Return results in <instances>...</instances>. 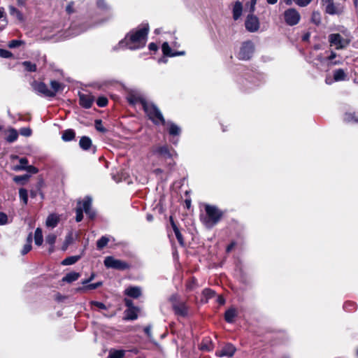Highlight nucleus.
<instances>
[{
    "mask_svg": "<svg viewBox=\"0 0 358 358\" xmlns=\"http://www.w3.org/2000/svg\"><path fill=\"white\" fill-rule=\"evenodd\" d=\"M143 109L150 119L152 122L155 124H165V120L163 117L160 110L153 103L147 101L144 103Z\"/></svg>",
    "mask_w": 358,
    "mask_h": 358,
    "instance_id": "3",
    "label": "nucleus"
},
{
    "mask_svg": "<svg viewBox=\"0 0 358 358\" xmlns=\"http://www.w3.org/2000/svg\"><path fill=\"white\" fill-rule=\"evenodd\" d=\"M328 40L330 45L335 46L336 50L346 48L351 42L348 34H345V38H343L340 34H331L328 36Z\"/></svg>",
    "mask_w": 358,
    "mask_h": 358,
    "instance_id": "5",
    "label": "nucleus"
},
{
    "mask_svg": "<svg viewBox=\"0 0 358 358\" xmlns=\"http://www.w3.org/2000/svg\"><path fill=\"white\" fill-rule=\"evenodd\" d=\"M12 54L6 50L0 49V57L3 58H9L11 57Z\"/></svg>",
    "mask_w": 358,
    "mask_h": 358,
    "instance_id": "56",
    "label": "nucleus"
},
{
    "mask_svg": "<svg viewBox=\"0 0 358 358\" xmlns=\"http://www.w3.org/2000/svg\"><path fill=\"white\" fill-rule=\"evenodd\" d=\"M90 304L92 306H96L100 310H106V306L104 303L96 301H90Z\"/></svg>",
    "mask_w": 358,
    "mask_h": 358,
    "instance_id": "51",
    "label": "nucleus"
},
{
    "mask_svg": "<svg viewBox=\"0 0 358 358\" xmlns=\"http://www.w3.org/2000/svg\"><path fill=\"white\" fill-rule=\"evenodd\" d=\"M167 126L169 134L171 136H179L181 133V129L179 126L172 122H165V124Z\"/></svg>",
    "mask_w": 358,
    "mask_h": 358,
    "instance_id": "20",
    "label": "nucleus"
},
{
    "mask_svg": "<svg viewBox=\"0 0 358 358\" xmlns=\"http://www.w3.org/2000/svg\"><path fill=\"white\" fill-rule=\"evenodd\" d=\"M101 285H102V282L100 281V282H97L96 283L86 285L85 286H84L83 287H79L77 289V291L78 292H86L87 290L95 289L101 287Z\"/></svg>",
    "mask_w": 358,
    "mask_h": 358,
    "instance_id": "31",
    "label": "nucleus"
},
{
    "mask_svg": "<svg viewBox=\"0 0 358 358\" xmlns=\"http://www.w3.org/2000/svg\"><path fill=\"white\" fill-rule=\"evenodd\" d=\"M20 134L23 136H30L31 135V130L29 127H23L20 129Z\"/></svg>",
    "mask_w": 358,
    "mask_h": 358,
    "instance_id": "52",
    "label": "nucleus"
},
{
    "mask_svg": "<svg viewBox=\"0 0 358 358\" xmlns=\"http://www.w3.org/2000/svg\"><path fill=\"white\" fill-rule=\"evenodd\" d=\"M31 245H30L29 243H26L24 245L22 250L21 251L22 255H26L27 253H28L31 250Z\"/></svg>",
    "mask_w": 358,
    "mask_h": 358,
    "instance_id": "55",
    "label": "nucleus"
},
{
    "mask_svg": "<svg viewBox=\"0 0 358 358\" xmlns=\"http://www.w3.org/2000/svg\"><path fill=\"white\" fill-rule=\"evenodd\" d=\"M80 257V255L68 257L62 262V264L64 266L72 265L76 263Z\"/></svg>",
    "mask_w": 358,
    "mask_h": 358,
    "instance_id": "33",
    "label": "nucleus"
},
{
    "mask_svg": "<svg viewBox=\"0 0 358 358\" xmlns=\"http://www.w3.org/2000/svg\"><path fill=\"white\" fill-rule=\"evenodd\" d=\"M205 215H201V221L207 228H212L220 220L222 212L215 206L206 204Z\"/></svg>",
    "mask_w": 358,
    "mask_h": 358,
    "instance_id": "2",
    "label": "nucleus"
},
{
    "mask_svg": "<svg viewBox=\"0 0 358 358\" xmlns=\"http://www.w3.org/2000/svg\"><path fill=\"white\" fill-rule=\"evenodd\" d=\"M148 34V25L128 34L125 38L120 41V48H127L130 50H136L145 46Z\"/></svg>",
    "mask_w": 358,
    "mask_h": 358,
    "instance_id": "1",
    "label": "nucleus"
},
{
    "mask_svg": "<svg viewBox=\"0 0 358 358\" xmlns=\"http://www.w3.org/2000/svg\"><path fill=\"white\" fill-rule=\"evenodd\" d=\"M59 217L55 214L50 215L46 220V226L48 227L54 228L59 222Z\"/></svg>",
    "mask_w": 358,
    "mask_h": 358,
    "instance_id": "25",
    "label": "nucleus"
},
{
    "mask_svg": "<svg viewBox=\"0 0 358 358\" xmlns=\"http://www.w3.org/2000/svg\"><path fill=\"white\" fill-rule=\"evenodd\" d=\"M28 164V161L26 158L22 157L20 159V164L17 166H15V171H20V170H27Z\"/></svg>",
    "mask_w": 358,
    "mask_h": 358,
    "instance_id": "41",
    "label": "nucleus"
},
{
    "mask_svg": "<svg viewBox=\"0 0 358 358\" xmlns=\"http://www.w3.org/2000/svg\"><path fill=\"white\" fill-rule=\"evenodd\" d=\"M125 351L123 350L111 349L109 351V358H122L124 356Z\"/></svg>",
    "mask_w": 358,
    "mask_h": 358,
    "instance_id": "34",
    "label": "nucleus"
},
{
    "mask_svg": "<svg viewBox=\"0 0 358 358\" xmlns=\"http://www.w3.org/2000/svg\"><path fill=\"white\" fill-rule=\"evenodd\" d=\"M171 226L174 231L175 235L176 236V238L178 239V241L180 245H183L184 243H183L182 236L181 233L180 232L178 228L177 227V226L176 225V224L174 223V222L172 220L171 218Z\"/></svg>",
    "mask_w": 358,
    "mask_h": 358,
    "instance_id": "37",
    "label": "nucleus"
},
{
    "mask_svg": "<svg viewBox=\"0 0 358 358\" xmlns=\"http://www.w3.org/2000/svg\"><path fill=\"white\" fill-rule=\"evenodd\" d=\"M125 294L132 298H138L141 294V289L138 287H129L125 289Z\"/></svg>",
    "mask_w": 358,
    "mask_h": 358,
    "instance_id": "21",
    "label": "nucleus"
},
{
    "mask_svg": "<svg viewBox=\"0 0 358 358\" xmlns=\"http://www.w3.org/2000/svg\"><path fill=\"white\" fill-rule=\"evenodd\" d=\"M311 20L316 25H319L321 22V17L320 13L314 11L312 14Z\"/></svg>",
    "mask_w": 358,
    "mask_h": 358,
    "instance_id": "46",
    "label": "nucleus"
},
{
    "mask_svg": "<svg viewBox=\"0 0 358 358\" xmlns=\"http://www.w3.org/2000/svg\"><path fill=\"white\" fill-rule=\"evenodd\" d=\"M334 81L341 82L349 79L348 71L347 69H336L333 71Z\"/></svg>",
    "mask_w": 358,
    "mask_h": 358,
    "instance_id": "16",
    "label": "nucleus"
},
{
    "mask_svg": "<svg viewBox=\"0 0 358 358\" xmlns=\"http://www.w3.org/2000/svg\"><path fill=\"white\" fill-rule=\"evenodd\" d=\"M137 309L136 308H130L125 310V320H134L137 319Z\"/></svg>",
    "mask_w": 358,
    "mask_h": 358,
    "instance_id": "27",
    "label": "nucleus"
},
{
    "mask_svg": "<svg viewBox=\"0 0 358 358\" xmlns=\"http://www.w3.org/2000/svg\"><path fill=\"white\" fill-rule=\"evenodd\" d=\"M336 57H337L336 53L334 51H331L330 55L326 58L327 61L328 62L329 66L338 65V64H342L341 60H335Z\"/></svg>",
    "mask_w": 358,
    "mask_h": 358,
    "instance_id": "30",
    "label": "nucleus"
},
{
    "mask_svg": "<svg viewBox=\"0 0 358 358\" xmlns=\"http://www.w3.org/2000/svg\"><path fill=\"white\" fill-rule=\"evenodd\" d=\"M104 265L106 268H110L117 270H125L129 268V264L122 260L115 259L113 257H106L104 259Z\"/></svg>",
    "mask_w": 358,
    "mask_h": 358,
    "instance_id": "9",
    "label": "nucleus"
},
{
    "mask_svg": "<svg viewBox=\"0 0 358 358\" xmlns=\"http://www.w3.org/2000/svg\"><path fill=\"white\" fill-rule=\"evenodd\" d=\"M26 171L31 172L32 173H36L38 172V169L33 166H28Z\"/></svg>",
    "mask_w": 358,
    "mask_h": 358,
    "instance_id": "62",
    "label": "nucleus"
},
{
    "mask_svg": "<svg viewBox=\"0 0 358 358\" xmlns=\"http://www.w3.org/2000/svg\"><path fill=\"white\" fill-rule=\"evenodd\" d=\"M215 294V292L210 289H205L203 291V295L206 298V300L213 297Z\"/></svg>",
    "mask_w": 358,
    "mask_h": 358,
    "instance_id": "47",
    "label": "nucleus"
},
{
    "mask_svg": "<svg viewBox=\"0 0 358 358\" xmlns=\"http://www.w3.org/2000/svg\"><path fill=\"white\" fill-rule=\"evenodd\" d=\"M127 99L130 104L134 106L139 104L142 108L144 106V103L148 101L141 93L137 92H130L128 94Z\"/></svg>",
    "mask_w": 358,
    "mask_h": 358,
    "instance_id": "12",
    "label": "nucleus"
},
{
    "mask_svg": "<svg viewBox=\"0 0 358 358\" xmlns=\"http://www.w3.org/2000/svg\"><path fill=\"white\" fill-rule=\"evenodd\" d=\"M29 178V176L24 175V176H15L13 180L16 182H20L23 180H27Z\"/></svg>",
    "mask_w": 358,
    "mask_h": 358,
    "instance_id": "58",
    "label": "nucleus"
},
{
    "mask_svg": "<svg viewBox=\"0 0 358 358\" xmlns=\"http://www.w3.org/2000/svg\"><path fill=\"white\" fill-rule=\"evenodd\" d=\"M8 135L6 138V141L8 143L15 142L18 138V132L16 129L10 128L8 130Z\"/></svg>",
    "mask_w": 358,
    "mask_h": 358,
    "instance_id": "26",
    "label": "nucleus"
},
{
    "mask_svg": "<svg viewBox=\"0 0 358 358\" xmlns=\"http://www.w3.org/2000/svg\"><path fill=\"white\" fill-rule=\"evenodd\" d=\"M75 135L73 130L66 129L63 132L62 138L64 141H70L74 138Z\"/></svg>",
    "mask_w": 358,
    "mask_h": 358,
    "instance_id": "35",
    "label": "nucleus"
},
{
    "mask_svg": "<svg viewBox=\"0 0 358 358\" xmlns=\"http://www.w3.org/2000/svg\"><path fill=\"white\" fill-rule=\"evenodd\" d=\"M9 11L10 14L11 15L15 16L18 20L22 21L23 20V15L22 13L17 10L15 7L10 6H9Z\"/></svg>",
    "mask_w": 358,
    "mask_h": 358,
    "instance_id": "38",
    "label": "nucleus"
},
{
    "mask_svg": "<svg viewBox=\"0 0 358 358\" xmlns=\"http://www.w3.org/2000/svg\"><path fill=\"white\" fill-rule=\"evenodd\" d=\"M22 65L24 67V69L29 72H35L36 71V66L35 64L25 61L22 63Z\"/></svg>",
    "mask_w": 358,
    "mask_h": 358,
    "instance_id": "39",
    "label": "nucleus"
},
{
    "mask_svg": "<svg viewBox=\"0 0 358 358\" xmlns=\"http://www.w3.org/2000/svg\"><path fill=\"white\" fill-rule=\"evenodd\" d=\"M32 87L34 91L37 93L40 94L46 97H52V93L50 92V89H48V86L42 82H34L32 84Z\"/></svg>",
    "mask_w": 358,
    "mask_h": 358,
    "instance_id": "13",
    "label": "nucleus"
},
{
    "mask_svg": "<svg viewBox=\"0 0 358 358\" xmlns=\"http://www.w3.org/2000/svg\"><path fill=\"white\" fill-rule=\"evenodd\" d=\"M43 234L42 230L40 228H37L34 233V241L37 245H41L43 243Z\"/></svg>",
    "mask_w": 358,
    "mask_h": 358,
    "instance_id": "36",
    "label": "nucleus"
},
{
    "mask_svg": "<svg viewBox=\"0 0 358 358\" xmlns=\"http://www.w3.org/2000/svg\"><path fill=\"white\" fill-rule=\"evenodd\" d=\"M22 43H23L22 41H20V40H13L11 41H10V43L8 44V47L10 48H15L19 47Z\"/></svg>",
    "mask_w": 358,
    "mask_h": 358,
    "instance_id": "53",
    "label": "nucleus"
},
{
    "mask_svg": "<svg viewBox=\"0 0 358 358\" xmlns=\"http://www.w3.org/2000/svg\"><path fill=\"white\" fill-rule=\"evenodd\" d=\"M343 120L347 123H357L358 122V117L354 113L347 112L344 115Z\"/></svg>",
    "mask_w": 358,
    "mask_h": 358,
    "instance_id": "32",
    "label": "nucleus"
},
{
    "mask_svg": "<svg viewBox=\"0 0 358 358\" xmlns=\"http://www.w3.org/2000/svg\"><path fill=\"white\" fill-rule=\"evenodd\" d=\"M7 222H8V216L3 213H0V225L5 224Z\"/></svg>",
    "mask_w": 358,
    "mask_h": 358,
    "instance_id": "54",
    "label": "nucleus"
},
{
    "mask_svg": "<svg viewBox=\"0 0 358 358\" xmlns=\"http://www.w3.org/2000/svg\"><path fill=\"white\" fill-rule=\"evenodd\" d=\"M94 102V98L90 94H80L79 103L80 105L85 108H91Z\"/></svg>",
    "mask_w": 358,
    "mask_h": 358,
    "instance_id": "18",
    "label": "nucleus"
},
{
    "mask_svg": "<svg viewBox=\"0 0 358 358\" xmlns=\"http://www.w3.org/2000/svg\"><path fill=\"white\" fill-rule=\"evenodd\" d=\"M50 86L51 89H50V91L53 94L52 97L55 96L57 92L62 91L64 87V85L63 84L56 80H52L50 82Z\"/></svg>",
    "mask_w": 358,
    "mask_h": 358,
    "instance_id": "23",
    "label": "nucleus"
},
{
    "mask_svg": "<svg viewBox=\"0 0 358 358\" xmlns=\"http://www.w3.org/2000/svg\"><path fill=\"white\" fill-rule=\"evenodd\" d=\"M80 276V275L79 273H77V272H70V273H67L62 278V281L70 283V282H74V281L77 280L79 278Z\"/></svg>",
    "mask_w": 358,
    "mask_h": 358,
    "instance_id": "28",
    "label": "nucleus"
},
{
    "mask_svg": "<svg viewBox=\"0 0 358 358\" xmlns=\"http://www.w3.org/2000/svg\"><path fill=\"white\" fill-rule=\"evenodd\" d=\"M79 145L83 150H87L92 145V141L87 136H83L80 139Z\"/></svg>",
    "mask_w": 358,
    "mask_h": 358,
    "instance_id": "29",
    "label": "nucleus"
},
{
    "mask_svg": "<svg viewBox=\"0 0 358 358\" xmlns=\"http://www.w3.org/2000/svg\"><path fill=\"white\" fill-rule=\"evenodd\" d=\"M236 350V348L232 344L227 343L222 350L216 352V355L218 357H231L234 355Z\"/></svg>",
    "mask_w": 358,
    "mask_h": 358,
    "instance_id": "15",
    "label": "nucleus"
},
{
    "mask_svg": "<svg viewBox=\"0 0 358 358\" xmlns=\"http://www.w3.org/2000/svg\"><path fill=\"white\" fill-rule=\"evenodd\" d=\"M124 302H125V305H126L129 308H134V306H132L133 302H132V301H131L130 299H125Z\"/></svg>",
    "mask_w": 358,
    "mask_h": 358,
    "instance_id": "64",
    "label": "nucleus"
},
{
    "mask_svg": "<svg viewBox=\"0 0 358 358\" xmlns=\"http://www.w3.org/2000/svg\"><path fill=\"white\" fill-rule=\"evenodd\" d=\"M243 11V4L241 2L237 1L235 2L233 7V18L235 20L239 19V17L242 15Z\"/></svg>",
    "mask_w": 358,
    "mask_h": 358,
    "instance_id": "22",
    "label": "nucleus"
},
{
    "mask_svg": "<svg viewBox=\"0 0 358 358\" xmlns=\"http://www.w3.org/2000/svg\"><path fill=\"white\" fill-rule=\"evenodd\" d=\"M8 24V20L6 18H4L1 20V22L0 23V31H1L2 30H3L7 26Z\"/></svg>",
    "mask_w": 358,
    "mask_h": 358,
    "instance_id": "59",
    "label": "nucleus"
},
{
    "mask_svg": "<svg viewBox=\"0 0 358 358\" xmlns=\"http://www.w3.org/2000/svg\"><path fill=\"white\" fill-rule=\"evenodd\" d=\"M98 24L97 22H94L93 24L86 26H81L77 22H73L71 24L70 29H69V35L70 36H76L80 34V33L86 31L87 28L91 27L95 24Z\"/></svg>",
    "mask_w": 358,
    "mask_h": 358,
    "instance_id": "14",
    "label": "nucleus"
},
{
    "mask_svg": "<svg viewBox=\"0 0 358 358\" xmlns=\"http://www.w3.org/2000/svg\"><path fill=\"white\" fill-rule=\"evenodd\" d=\"M343 8L339 3L335 4L334 2L327 5L325 8V12L329 15H340L343 13Z\"/></svg>",
    "mask_w": 358,
    "mask_h": 358,
    "instance_id": "19",
    "label": "nucleus"
},
{
    "mask_svg": "<svg viewBox=\"0 0 358 358\" xmlns=\"http://www.w3.org/2000/svg\"><path fill=\"white\" fill-rule=\"evenodd\" d=\"M285 22L289 26L297 24L301 20L300 13L295 8H288L283 13Z\"/></svg>",
    "mask_w": 358,
    "mask_h": 358,
    "instance_id": "8",
    "label": "nucleus"
},
{
    "mask_svg": "<svg viewBox=\"0 0 358 358\" xmlns=\"http://www.w3.org/2000/svg\"><path fill=\"white\" fill-rule=\"evenodd\" d=\"M95 127L97 131L105 133L106 131V129L105 127L102 125L101 120H96L95 121Z\"/></svg>",
    "mask_w": 358,
    "mask_h": 358,
    "instance_id": "49",
    "label": "nucleus"
},
{
    "mask_svg": "<svg viewBox=\"0 0 358 358\" xmlns=\"http://www.w3.org/2000/svg\"><path fill=\"white\" fill-rule=\"evenodd\" d=\"M94 277H95V274L94 273H92L90 277L88 278V279L83 280L82 284L83 285H87L90 282H91L94 278Z\"/></svg>",
    "mask_w": 358,
    "mask_h": 358,
    "instance_id": "61",
    "label": "nucleus"
},
{
    "mask_svg": "<svg viewBox=\"0 0 358 358\" xmlns=\"http://www.w3.org/2000/svg\"><path fill=\"white\" fill-rule=\"evenodd\" d=\"M107 103H108V99L104 96L99 97L96 101V104L99 107H104L107 105Z\"/></svg>",
    "mask_w": 358,
    "mask_h": 358,
    "instance_id": "50",
    "label": "nucleus"
},
{
    "mask_svg": "<svg viewBox=\"0 0 358 358\" xmlns=\"http://www.w3.org/2000/svg\"><path fill=\"white\" fill-rule=\"evenodd\" d=\"M254 51V43L250 41H247L241 43L236 57L240 60H249L252 57Z\"/></svg>",
    "mask_w": 358,
    "mask_h": 358,
    "instance_id": "6",
    "label": "nucleus"
},
{
    "mask_svg": "<svg viewBox=\"0 0 358 358\" xmlns=\"http://www.w3.org/2000/svg\"><path fill=\"white\" fill-rule=\"evenodd\" d=\"M173 309L175 313L180 317H186L188 315V307L183 301H180L178 295L173 294L170 297Z\"/></svg>",
    "mask_w": 358,
    "mask_h": 358,
    "instance_id": "7",
    "label": "nucleus"
},
{
    "mask_svg": "<svg viewBox=\"0 0 358 358\" xmlns=\"http://www.w3.org/2000/svg\"><path fill=\"white\" fill-rule=\"evenodd\" d=\"M150 50L156 51L157 50V45L155 43H150L148 45Z\"/></svg>",
    "mask_w": 358,
    "mask_h": 358,
    "instance_id": "63",
    "label": "nucleus"
},
{
    "mask_svg": "<svg viewBox=\"0 0 358 358\" xmlns=\"http://www.w3.org/2000/svg\"><path fill=\"white\" fill-rule=\"evenodd\" d=\"M152 152L158 157H162L165 159L172 158L173 154L176 155L174 152H171L167 145L155 146L152 148Z\"/></svg>",
    "mask_w": 358,
    "mask_h": 358,
    "instance_id": "10",
    "label": "nucleus"
},
{
    "mask_svg": "<svg viewBox=\"0 0 358 358\" xmlns=\"http://www.w3.org/2000/svg\"><path fill=\"white\" fill-rule=\"evenodd\" d=\"M237 316V310L234 308L228 309L224 314V319L229 323H232Z\"/></svg>",
    "mask_w": 358,
    "mask_h": 358,
    "instance_id": "24",
    "label": "nucleus"
},
{
    "mask_svg": "<svg viewBox=\"0 0 358 358\" xmlns=\"http://www.w3.org/2000/svg\"><path fill=\"white\" fill-rule=\"evenodd\" d=\"M313 0H293V1L300 7L307 6Z\"/></svg>",
    "mask_w": 358,
    "mask_h": 358,
    "instance_id": "48",
    "label": "nucleus"
},
{
    "mask_svg": "<svg viewBox=\"0 0 358 358\" xmlns=\"http://www.w3.org/2000/svg\"><path fill=\"white\" fill-rule=\"evenodd\" d=\"M162 50L163 54L168 57L182 56L185 55V51H173L167 42L163 43Z\"/></svg>",
    "mask_w": 358,
    "mask_h": 358,
    "instance_id": "17",
    "label": "nucleus"
},
{
    "mask_svg": "<svg viewBox=\"0 0 358 358\" xmlns=\"http://www.w3.org/2000/svg\"><path fill=\"white\" fill-rule=\"evenodd\" d=\"M109 239L106 236H102L97 241L96 246L99 250L103 248L108 243Z\"/></svg>",
    "mask_w": 358,
    "mask_h": 358,
    "instance_id": "42",
    "label": "nucleus"
},
{
    "mask_svg": "<svg viewBox=\"0 0 358 358\" xmlns=\"http://www.w3.org/2000/svg\"><path fill=\"white\" fill-rule=\"evenodd\" d=\"M91 205L92 199L90 196L85 197L82 202L79 201L78 203L76 216V222H79L83 220V211H85L86 215L90 218H93L95 216V213L91 209Z\"/></svg>",
    "mask_w": 358,
    "mask_h": 358,
    "instance_id": "4",
    "label": "nucleus"
},
{
    "mask_svg": "<svg viewBox=\"0 0 358 358\" xmlns=\"http://www.w3.org/2000/svg\"><path fill=\"white\" fill-rule=\"evenodd\" d=\"M46 243L50 245L51 248L50 249V252H52L53 251V246L56 241V236L54 234H48L46 236Z\"/></svg>",
    "mask_w": 358,
    "mask_h": 358,
    "instance_id": "40",
    "label": "nucleus"
},
{
    "mask_svg": "<svg viewBox=\"0 0 358 358\" xmlns=\"http://www.w3.org/2000/svg\"><path fill=\"white\" fill-rule=\"evenodd\" d=\"M245 26L246 29L250 32L257 31L259 29L258 17L252 14L248 15L245 22Z\"/></svg>",
    "mask_w": 358,
    "mask_h": 358,
    "instance_id": "11",
    "label": "nucleus"
},
{
    "mask_svg": "<svg viewBox=\"0 0 358 358\" xmlns=\"http://www.w3.org/2000/svg\"><path fill=\"white\" fill-rule=\"evenodd\" d=\"M96 6L103 11H106L110 9V6L107 4L105 0H97Z\"/></svg>",
    "mask_w": 358,
    "mask_h": 358,
    "instance_id": "45",
    "label": "nucleus"
},
{
    "mask_svg": "<svg viewBox=\"0 0 358 358\" xmlns=\"http://www.w3.org/2000/svg\"><path fill=\"white\" fill-rule=\"evenodd\" d=\"M144 331L146 334V335L148 337V338L150 341H152V331H151V327L150 326L145 327L144 328Z\"/></svg>",
    "mask_w": 358,
    "mask_h": 358,
    "instance_id": "57",
    "label": "nucleus"
},
{
    "mask_svg": "<svg viewBox=\"0 0 358 358\" xmlns=\"http://www.w3.org/2000/svg\"><path fill=\"white\" fill-rule=\"evenodd\" d=\"M73 235L71 233L66 236L65 241L62 247V250L65 251L67 249L68 246L73 242Z\"/></svg>",
    "mask_w": 358,
    "mask_h": 358,
    "instance_id": "43",
    "label": "nucleus"
},
{
    "mask_svg": "<svg viewBox=\"0 0 358 358\" xmlns=\"http://www.w3.org/2000/svg\"><path fill=\"white\" fill-rule=\"evenodd\" d=\"M19 196L20 199L23 201L24 204H27L28 201L27 191L23 188L20 189Z\"/></svg>",
    "mask_w": 358,
    "mask_h": 358,
    "instance_id": "44",
    "label": "nucleus"
},
{
    "mask_svg": "<svg viewBox=\"0 0 358 358\" xmlns=\"http://www.w3.org/2000/svg\"><path fill=\"white\" fill-rule=\"evenodd\" d=\"M73 2H71L70 3H69L66 8V12L69 13V14H71L72 13H73Z\"/></svg>",
    "mask_w": 358,
    "mask_h": 358,
    "instance_id": "60",
    "label": "nucleus"
}]
</instances>
